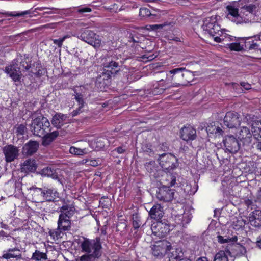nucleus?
Here are the masks:
<instances>
[{"instance_id": "obj_1", "label": "nucleus", "mask_w": 261, "mask_h": 261, "mask_svg": "<svg viewBox=\"0 0 261 261\" xmlns=\"http://www.w3.org/2000/svg\"><path fill=\"white\" fill-rule=\"evenodd\" d=\"M31 68V60L29 55H20L12 61V64L5 68V72L15 82H20L22 72H27Z\"/></svg>"}, {"instance_id": "obj_2", "label": "nucleus", "mask_w": 261, "mask_h": 261, "mask_svg": "<svg viewBox=\"0 0 261 261\" xmlns=\"http://www.w3.org/2000/svg\"><path fill=\"white\" fill-rule=\"evenodd\" d=\"M84 240L81 242L80 246L82 251L86 252L87 254L83 255L80 257V261H95L101 255L102 248L100 239L96 238L94 240H89L83 238Z\"/></svg>"}, {"instance_id": "obj_3", "label": "nucleus", "mask_w": 261, "mask_h": 261, "mask_svg": "<svg viewBox=\"0 0 261 261\" xmlns=\"http://www.w3.org/2000/svg\"><path fill=\"white\" fill-rule=\"evenodd\" d=\"M205 34H208L214 38V40L217 43L223 41L228 42L232 40V38L226 35L223 36V31L225 30H221L220 26L218 25L214 19L211 18H207L203 21L202 26Z\"/></svg>"}, {"instance_id": "obj_4", "label": "nucleus", "mask_w": 261, "mask_h": 261, "mask_svg": "<svg viewBox=\"0 0 261 261\" xmlns=\"http://www.w3.org/2000/svg\"><path fill=\"white\" fill-rule=\"evenodd\" d=\"M37 111L33 112L31 117L32 118V122L29 125L30 130L36 136L42 137L45 133L51 132V127L48 119L41 114L35 117Z\"/></svg>"}, {"instance_id": "obj_5", "label": "nucleus", "mask_w": 261, "mask_h": 261, "mask_svg": "<svg viewBox=\"0 0 261 261\" xmlns=\"http://www.w3.org/2000/svg\"><path fill=\"white\" fill-rule=\"evenodd\" d=\"M166 185L163 186L158 188L156 192V198L160 201L164 202L171 201L174 197V189L170 188L171 186H174L176 183V177L172 174L167 175Z\"/></svg>"}, {"instance_id": "obj_6", "label": "nucleus", "mask_w": 261, "mask_h": 261, "mask_svg": "<svg viewBox=\"0 0 261 261\" xmlns=\"http://www.w3.org/2000/svg\"><path fill=\"white\" fill-rule=\"evenodd\" d=\"M121 67L118 62L111 60L103 64V72L100 77L97 78L96 84L101 83L102 81L103 84H106L105 80H108L112 76L115 77L121 71Z\"/></svg>"}, {"instance_id": "obj_7", "label": "nucleus", "mask_w": 261, "mask_h": 261, "mask_svg": "<svg viewBox=\"0 0 261 261\" xmlns=\"http://www.w3.org/2000/svg\"><path fill=\"white\" fill-rule=\"evenodd\" d=\"M158 161L161 167L167 172H170L179 166L178 159L171 153L160 155Z\"/></svg>"}, {"instance_id": "obj_8", "label": "nucleus", "mask_w": 261, "mask_h": 261, "mask_svg": "<svg viewBox=\"0 0 261 261\" xmlns=\"http://www.w3.org/2000/svg\"><path fill=\"white\" fill-rule=\"evenodd\" d=\"M78 38L94 48H98L101 46V39L98 35L89 29L82 30Z\"/></svg>"}, {"instance_id": "obj_9", "label": "nucleus", "mask_w": 261, "mask_h": 261, "mask_svg": "<svg viewBox=\"0 0 261 261\" xmlns=\"http://www.w3.org/2000/svg\"><path fill=\"white\" fill-rule=\"evenodd\" d=\"M239 142H241L244 150L250 148L252 137V133H251L250 129L246 126L243 125L241 127L240 130L236 134Z\"/></svg>"}, {"instance_id": "obj_10", "label": "nucleus", "mask_w": 261, "mask_h": 261, "mask_svg": "<svg viewBox=\"0 0 261 261\" xmlns=\"http://www.w3.org/2000/svg\"><path fill=\"white\" fill-rule=\"evenodd\" d=\"M225 152L236 153L240 149L244 150L241 142L233 135H228L225 137L223 141Z\"/></svg>"}, {"instance_id": "obj_11", "label": "nucleus", "mask_w": 261, "mask_h": 261, "mask_svg": "<svg viewBox=\"0 0 261 261\" xmlns=\"http://www.w3.org/2000/svg\"><path fill=\"white\" fill-rule=\"evenodd\" d=\"M240 115L236 112L229 111L226 113L223 119V124L229 128H236L241 125Z\"/></svg>"}, {"instance_id": "obj_12", "label": "nucleus", "mask_w": 261, "mask_h": 261, "mask_svg": "<svg viewBox=\"0 0 261 261\" xmlns=\"http://www.w3.org/2000/svg\"><path fill=\"white\" fill-rule=\"evenodd\" d=\"M226 253L231 257H237L244 255L246 253V249L239 243L228 244L225 248Z\"/></svg>"}, {"instance_id": "obj_13", "label": "nucleus", "mask_w": 261, "mask_h": 261, "mask_svg": "<svg viewBox=\"0 0 261 261\" xmlns=\"http://www.w3.org/2000/svg\"><path fill=\"white\" fill-rule=\"evenodd\" d=\"M2 151L5 155V161L7 163L14 161L19 155V148L12 144H7L4 146Z\"/></svg>"}, {"instance_id": "obj_14", "label": "nucleus", "mask_w": 261, "mask_h": 261, "mask_svg": "<svg viewBox=\"0 0 261 261\" xmlns=\"http://www.w3.org/2000/svg\"><path fill=\"white\" fill-rule=\"evenodd\" d=\"M171 245L166 240L160 241L158 244L154 245L152 247V253L154 256L162 257L167 251L171 249Z\"/></svg>"}, {"instance_id": "obj_15", "label": "nucleus", "mask_w": 261, "mask_h": 261, "mask_svg": "<svg viewBox=\"0 0 261 261\" xmlns=\"http://www.w3.org/2000/svg\"><path fill=\"white\" fill-rule=\"evenodd\" d=\"M30 190H34L37 192H41V195L43 196L44 199L48 202H55L56 197H58L59 193L51 189H47V190H43L41 188L32 187L30 188Z\"/></svg>"}, {"instance_id": "obj_16", "label": "nucleus", "mask_w": 261, "mask_h": 261, "mask_svg": "<svg viewBox=\"0 0 261 261\" xmlns=\"http://www.w3.org/2000/svg\"><path fill=\"white\" fill-rule=\"evenodd\" d=\"M39 146V143L36 141L30 140L23 146L22 153L25 156H31L37 152Z\"/></svg>"}, {"instance_id": "obj_17", "label": "nucleus", "mask_w": 261, "mask_h": 261, "mask_svg": "<svg viewBox=\"0 0 261 261\" xmlns=\"http://www.w3.org/2000/svg\"><path fill=\"white\" fill-rule=\"evenodd\" d=\"M196 136V129L190 125L184 126L180 130L181 138L187 142L194 140Z\"/></svg>"}, {"instance_id": "obj_18", "label": "nucleus", "mask_w": 261, "mask_h": 261, "mask_svg": "<svg viewBox=\"0 0 261 261\" xmlns=\"http://www.w3.org/2000/svg\"><path fill=\"white\" fill-rule=\"evenodd\" d=\"M164 214L163 207L159 204H154L149 211L150 217L156 221H160Z\"/></svg>"}, {"instance_id": "obj_19", "label": "nucleus", "mask_w": 261, "mask_h": 261, "mask_svg": "<svg viewBox=\"0 0 261 261\" xmlns=\"http://www.w3.org/2000/svg\"><path fill=\"white\" fill-rule=\"evenodd\" d=\"M250 224L255 227H261V210H256L252 212L248 217Z\"/></svg>"}, {"instance_id": "obj_20", "label": "nucleus", "mask_w": 261, "mask_h": 261, "mask_svg": "<svg viewBox=\"0 0 261 261\" xmlns=\"http://www.w3.org/2000/svg\"><path fill=\"white\" fill-rule=\"evenodd\" d=\"M71 221L70 218H66V216L59 215L58 221V230L61 231H67L70 229Z\"/></svg>"}, {"instance_id": "obj_21", "label": "nucleus", "mask_w": 261, "mask_h": 261, "mask_svg": "<svg viewBox=\"0 0 261 261\" xmlns=\"http://www.w3.org/2000/svg\"><path fill=\"white\" fill-rule=\"evenodd\" d=\"M58 130H54L51 132L45 133L42 137V145L44 146L49 145L59 136Z\"/></svg>"}, {"instance_id": "obj_22", "label": "nucleus", "mask_w": 261, "mask_h": 261, "mask_svg": "<svg viewBox=\"0 0 261 261\" xmlns=\"http://www.w3.org/2000/svg\"><path fill=\"white\" fill-rule=\"evenodd\" d=\"M37 168V164L35 160L28 159L26 160L21 167V172L28 173L34 172Z\"/></svg>"}, {"instance_id": "obj_23", "label": "nucleus", "mask_w": 261, "mask_h": 261, "mask_svg": "<svg viewBox=\"0 0 261 261\" xmlns=\"http://www.w3.org/2000/svg\"><path fill=\"white\" fill-rule=\"evenodd\" d=\"M32 9H31L30 10L24 11L23 12H21L20 13H17L16 14L11 13H8V12H5V13H2V14L5 16H16V17H21L27 14H32L33 13V12H36V10H43L44 9H51V10H57V8H47V7H37L35 8V9L33 11H32Z\"/></svg>"}, {"instance_id": "obj_24", "label": "nucleus", "mask_w": 261, "mask_h": 261, "mask_svg": "<svg viewBox=\"0 0 261 261\" xmlns=\"http://www.w3.org/2000/svg\"><path fill=\"white\" fill-rule=\"evenodd\" d=\"M39 173L43 176L50 177L53 179H57L59 182L63 185L61 179L59 177L56 170L51 167H47L44 168L39 172Z\"/></svg>"}, {"instance_id": "obj_25", "label": "nucleus", "mask_w": 261, "mask_h": 261, "mask_svg": "<svg viewBox=\"0 0 261 261\" xmlns=\"http://www.w3.org/2000/svg\"><path fill=\"white\" fill-rule=\"evenodd\" d=\"M20 251L17 248H14L9 249L8 250L6 253H4L1 258H5L7 259H10L11 258H15L16 260L22 258V255L20 253Z\"/></svg>"}, {"instance_id": "obj_26", "label": "nucleus", "mask_w": 261, "mask_h": 261, "mask_svg": "<svg viewBox=\"0 0 261 261\" xmlns=\"http://www.w3.org/2000/svg\"><path fill=\"white\" fill-rule=\"evenodd\" d=\"M260 42V40H253L251 38L248 37L246 38L244 41V46L246 50H258L260 44L258 42Z\"/></svg>"}, {"instance_id": "obj_27", "label": "nucleus", "mask_w": 261, "mask_h": 261, "mask_svg": "<svg viewBox=\"0 0 261 261\" xmlns=\"http://www.w3.org/2000/svg\"><path fill=\"white\" fill-rule=\"evenodd\" d=\"M251 126L253 137L257 141L261 140V121L257 120L253 122Z\"/></svg>"}, {"instance_id": "obj_28", "label": "nucleus", "mask_w": 261, "mask_h": 261, "mask_svg": "<svg viewBox=\"0 0 261 261\" xmlns=\"http://www.w3.org/2000/svg\"><path fill=\"white\" fill-rule=\"evenodd\" d=\"M139 15L142 18H149L150 19H158L160 15L156 13H151L150 10L147 8L140 9Z\"/></svg>"}, {"instance_id": "obj_29", "label": "nucleus", "mask_w": 261, "mask_h": 261, "mask_svg": "<svg viewBox=\"0 0 261 261\" xmlns=\"http://www.w3.org/2000/svg\"><path fill=\"white\" fill-rule=\"evenodd\" d=\"M59 212L61 213L59 215L66 216V218H70L74 212V208L71 205H63L60 208Z\"/></svg>"}, {"instance_id": "obj_30", "label": "nucleus", "mask_w": 261, "mask_h": 261, "mask_svg": "<svg viewBox=\"0 0 261 261\" xmlns=\"http://www.w3.org/2000/svg\"><path fill=\"white\" fill-rule=\"evenodd\" d=\"M162 221H156L153 223L151 226V229L152 231V238L154 239L153 236H156L161 238L160 229L162 226Z\"/></svg>"}, {"instance_id": "obj_31", "label": "nucleus", "mask_w": 261, "mask_h": 261, "mask_svg": "<svg viewBox=\"0 0 261 261\" xmlns=\"http://www.w3.org/2000/svg\"><path fill=\"white\" fill-rule=\"evenodd\" d=\"M206 131L208 134H215L217 136H222L224 133V131L222 129L216 125H208L206 127Z\"/></svg>"}, {"instance_id": "obj_32", "label": "nucleus", "mask_w": 261, "mask_h": 261, "mask_svg": "<svg viewBox=\"0 0 261 261\" xmlns=\"http://www.w3.org/2000/svg\"><path fill=\"white\" fill-rule=\"evenodd\" d=\"M69 152L70 153L75 155H83L88 154L90 151L87 148L81 149L74 146L70 148Z\"/></svg>"}, {"instance_id": "obj_33", "label": "nucleus", "mask_w": 261, "mask_h": 261, "mask_svg": "<svg viewBox=\"0 0 261 261\" xmlns=\"http://www.w3.org/2000/svg\"><path fill=\"white\" fill-rule=\"evenodd\" d=\"M198 186L196 182L193 184H187L184 190L189 195H194L198 190Z\"/></svg>"}, {"instance_id": "obj_34", "label": "nucleus", "mask_w": 261, "mask_h": 261, "mask_svg": "<svg viewBox=\"0 0 261 261\" xmlns=\"http://www.w3.org/2000/svg\"><path fill=\"white\" fill-rule=\"evenodd\" d=\"M226 10L228 11V15H231L233 17L237 18L239 16V10L238 8L236 7L234 4L227 5L226 7Z\"/></svg>"}, {"instance_id": "obj_35", "label": "nucleus", "mask_w": 261, "mask_h": 261, "mask_svg": "<svg viewBox=\"0 0 261 261\" xmlns=\"http://www.w3.org/2000/svg\"><path fill=\"white\" fill-rule=\"evenodd\" d=\"M225 250H221L217 253L215 256L214 261H228Z\"/></svg>"}, {"instance_id": "obj_36", "label": "nucleus", "mask_w": 261, "mask_h": 261, "mask_svg": "<svg viewBox=\"0 0 261 261\" xmlns=\"http://www.w3.org/2000/svg\"><path fill=\"white\" fill-rule=\"evenodd\" d=\"M132 224L135 229H138L142 224L141 218L137 213L133 214L132 215Z\"/></svg>"}, {"instance_id": "obj_37", "label": "nucleus", "mask_w": 261, "mask_h": 261, "mask_svg": "<svg viewBox=\"0 0 261 261\" xmlns=\"http://www.w3.org/2000/svg\"><path fill=\"white\" fill-rule=\"evenodd\" d=\"M74 93V96H75V99L76 101L78 102L79 105L80 106H84V104L85 103L84 99H83V95L78 91L77 89L74 88L73 89Z\"/></svg>"}, {"instance_id": "obj_38", "label": "nucleus", "mask_w": 261, "mask_h": 261, "mask_svg": "<svg viewBox=\"0 0 261 261\" xmlns=\"http://www.w3.org/2000/svg\"><path fill=\"white\" fill-rule=\"evenodd\" d=\"M162 228L160 229L161 238L165 237L171 230V226L169 224H167L165 221H162Z\"/></svg>"}, {"instance_id": "obj_39", "label": "nucleus", "mask_w": 261, "mask_h": 261, "mask_svg": "<svg viewBox=\"0 0 261 261\" xmlns=\"http://www.w3.org/2000/svg\"><path fill=\"white\" fill-rule=\"evenodd\" d=\"M47 259V255L45 253L41 252L38 250H36L33 254L31 259L40 261L41 259L46 260Z\"/></svg>"}, {"instance_id": "obj_40", "label": "nucleus", "mask_w": 261, "mask_h": 261, "mask_svg": "<svg viewBox=\"0 0 261 261\" xmlns=\"http://www.w3.org/2000/svg\"><path fill=\"white\" fill-rule=\"evenodd\" d=\"M254 116H252L250 114H246L243 115V117H240V119L241 120V122L243 123H246L247 125H251L253 122L255 121H253Z\"/></svg>"}, {"instance_id": "obj_41", "label": "nucleus", "mask_w": 261, "mask_h": 261, "mask_svg": "<svg viewBox=\"0 0 261 261\" xmlns=\"http://www.w3.org/2000/svg\"><path fill=\"white\" fill-rule=\"evenodd\" d=\"M51 122L52 124L58 129L60 128L63 125V123L58 117L57 113L53 116Z\"/></svg>"}, {"instance_id": "obj_42", "label": "nucleus", "mask_w": 261, "mask_h": 261, "mask_svg": "<svg viewBox=\"0 0 261 261\" xmlns=\"http://www.w3.org/2000/svg\"><path fill=\"white\" fill-rule=\"evenodd\" d=\"M184 70H185V68H178L171 70L169 72L170 74H173L172 76H175V77L180 78L183 77L184 75V74L182 73Z\"/></svg>"}, {"instance_id": "obj_43", "label": "nucleus", "mask_w": 261, "mask_h": 261, "mask_svg": "<svg viewBox=\"0 0 261 261\" xmlns=\"http://www.w3.org/2000/svg\"><path fill=\"white\" fill-rule=\"evenodd\" d=\"M171 23H164L160 24H154V25H147L145 28L147 30H157L158 29H162L164 27L169 25Z\"/></svg>"}, {"instance_id": "obj_44", "label": "nucleus", "mask_w": 261, "mask_h": 261, "mask_svg": "<svg viewBox=\"0 0 261 261\" xmlns=\"http://www.w3.org/2000/svg\"><path fill=\"white\" fill-rule=\"evenodd\" d=\"M226 45L231 50L239 51L243 50V46H241L239 43H228Z\"/></svg>"}, {"instance_id": "obj_45", "label": "nucleus", "mask_w": 261, "mask_h": 261, "mask_svg": "<svg viewBox=\"0 0 261 261\" xmlns=\"http://www.w3.org/2000/svg\"><path fill=\"white\" fill-rule=\"evenodd\" d=\"M182 216L183 217H182V226L184 227L185 225H186L191 221L192 217L191 214L185 213L182 215Z\"/></svg>"}, {"instance_id": "obj_46", "label": "nucleus", "mask_w": 261, "mask_h": 261, "mask_svg": "<svg viewBox=\"0 0 261 261\" xmlns=\"http://www.w3.org/2000/svg\"><path fill=\"white\" fill-rule=\"evenodd\" d=\"M107 140L104 138H98L96 141V148L98 149H100L103 148L105 146V142Z\"/></svg>"}, {"instance_id": "obj_47", "label": "nucleus", "mask_w": 261, "mask_h": 261, "mask_svg": "<svg viewBox=\"0 0 261 261\" xmlns=\"http://www.w3.org/2000/svg\"><path fill=\"white\" fill-rule=\"evenodd\" d=\"M256 8V6L254 4H251L249 5H244L241 7V9L246 10L249 13H252L253 11Z\"/></svg>"}, {"instance_id": "obj_48", "label": "nucleus", "mask_w": 261, "mask_h": 261, "mask_svg": "<svg viewBox=\"0 0 261 261\" xmlns=\"http://www.w3.org/2000/svg\"><path fill=\"white\" fill-rule=\"evenodd\" d=\"M142 149L143 152H145L150 156L153 154L152 150L151 148V145L145 144L142 145Z\"/></svg>"}, {"instance_id": "obj_49", "label": "nucleus", "mask_w": 261, "mask_h": 261, "mask_svg": "<svg viewBox=\"0 0 261 261\" xmlns=\"http://www.w3.org/2000/svg\"><path fill=\"white\" fill-rule=\"evenodd\" d=\"M70 36L67 35L63 36L62 38H60L58 39H54L53 40L54 43L57 45L59 47H61L62 46V44L63 41L67 38H69Z\"/></svg>"}, {"instance_id": "obj_50", "label": "nucleus", "mask_w": 261, "mask_h": 261, "mask_svg": "<svg viewBox=\"0 0 261 261\" xmlns=\"http://www.w3.org/2000/svg\"><path fill=\"white\" fill-rule=\"evenodd\" d=\"M227 234H228V238H229V239H230V240H229V243H234V242H236L238 240V237L237 236V234L236 232H231V233H230V232L229 231H228V232H227Z\"/></svg>"}, {"instance_id": "obj_51", "label": "nucleus", "mask_w": 261, "mask_h": 261, "mask_svg": "<svg viewBox=\"0 0 261 261\" xmlns=\"http://www.w3.org/2000/svg\"><path fill=\"white\" fill-rule=\"evenodd\" d=\"M127 227V224L125 222H119L116 225V230L123 231Z\"/></svg>"}, {"instance_id": "obj_52", "label": "nucleus", "mask_w": 261, "mask_h": 261, "mask_svg": "<svg viewBox=\"0 0 261 261\" xmlns=\"http://www.w3.org/2000/svg\"><path fill=\"white\" fill-rule=\"evenodd\" d=\"M26 130H27L26 126L22 124H21L18 126V127L17 128L16 133L18 134L23 135L24 134V133L26 131Z\"/></svg>"}, {"instance_id": "obj_53", "label": "nucleus", "mask_w": 261, "mask_h": 261, "mask_svg": "<svg viewBox=\"0 0 261 261\" xmlns=\"http://www.w3.org/2000/svg\"><path fill=\"white\" fill-rule=\"evenodd\" d=\"M126 150L125 146H121L116 148L113 151H116L119 154H123L126 152Z\"/></svg>"}, {"instance_id": "obj_54", "label": "nucleus", "mask_w": 261, "mask_h": 261, "mask_svg": "<svg viewBox=\"0 0 261 261\" xmlns=\"http://www.w3.org/2000/svg\"><path fill=\"white\" fill-rule=\"evenodd\" d=\"M129 41L130 42H133L134 43L140 42V39L136 34L133 35L131 34L129 37Z\"/></svg>"}, {"instance_id": "obj_55", "label": "nucleus", "mask_w": 261, "mask_h": 261, "mask_svg": "<svg viewBox=\"0 0 261 261\" xmlns=\"http://www.w3.org/2000/svg\"><path fill=\"white\" fill-rule=\"evenodd\" d=\"M91 11H92V9L89 7H81V8H79L77 10V12L79 13H81V14L87 13V12H90Z\"/></svg>"}, {"instance_id": "obj_56", "label": "nucleus", "mask_w": 261, "mask_h": 261, "mask_svg": "<svg viewBox=\"0 0 261 261\" xmlns=\"http://www.w3.org/2000/svg\"><path fill=\"white\" fill-rule=\"evenodd\" d=\"M182 217H183L182 216V215H176L175 216V223L177 224V225H179L180 226H182Z\"/></svg>"}, {"instance_id": "obj_57", "label": "nucleus", "mask_w": 261, "mask_h": 261, "mask_svg": "<svg viewBox=\"0 0 261 261\" xmlns=\"http://www.w3.org/2000/svg\"><path fill=\"white\" fill-rule=\"evenodd\" d=\"M83 108V106H79V108L74 110L72 113H71V116L72 117H75L77 116L78 114H79L80 113H81L82 111L81 110L82 108Z\"/></svg>"}, {"instance_id": "obj_58", "label": "nucleus", "mask_w": 261, "mask_h": 261, "mask_svg": "<svg viewBox=\"0 0 261 261\" xmlns=\"http://www.w3.org/2000/svg\"><path fill=\"white\" fill-rule=\"evenodd\" d=\"M46 72V71L45 69H39L35 73V74L37 77H40L44 75Z\"/></svg>"}, {"instance_id": "obj_59", "label": "nucleus", "mask_w": 261, "mask_h": 261, "mask_svg": "<svg viewBox=\"0 0 261 261\" xmlns=\"http://www.w3.org/2000/svg\"><path fill=\"white\" fill-rule=\"evenodd\" d=\"M217 241L220 244H224L226 243H229L226 239H224L223 236L221 235H218L217 237Z\"/></svg>"}, {"instance_id": "obj_60", "label": "nucleus", "mask_w": 261, "mask_h": 261, "mask_svg": "<svg viewBox=\"0 0 261 261\" xmlns=\"http://www.w3.org/2000/svg\"><path fill=\"white\" fill-rule=\"evenodd\" d=\"M57 23H50L41 27L42 28H51L54 29L56 27Z\"/></svg>"}, {"instance_id": "obj_61", "label": "nucleus", "mask_w": 261, "mask_h": 261, "mask_svg": "<svg viewBox=\"0 0 261 261\" xmlns=\"http://www.w3.org/2000/svg\"><path fill=\"white\" fill-rule=\"evenodd\" d=\"M89 162V163L87 164L88 165H91V166H92L94 167H95V166H97L98 165V163L96 160L88 161V160H86V161L85 162V163H87V162Z\"/></svg>"}, {"instance_id": "obj_62", "label": "nucleus", "mask_w": 261, "mask_h": 261, "mask_svg": "<svg viewBox=\"0 0 261 261\" xmlns=\"http://www.w3.org/2000/svg\"><path fill=\"white\" fill-rule=\"evenodd\" d=\"M107 9H109L113 12H117L118 11L117 5L116 4H113L108 7Z\"/></svg>"}, {"instance_id": "obj_63", "label": "nucleus", "mask_w": 261, "mask_h": 261, "mask_svg": "<svg viewBox=\"0 0 261 261\" xmlns=\"http://www.w3.org/2000/svg\"><path fill=\"white\" fill-rule=\"evenodd\" d=\"M58 117L60 118L61 121L63 123V121H65L67 118V116L66 115L62 114V113H57Z\"/></svg>"}, {"instance_id": "obj_64", "label": "nucleus", "mask_w": 261, "mask_h": 261, "mask_svg": "<svg viewBox=\"0 0 261 261\" xmlns=\"http://www.w3.org/2000/svg\"><path fill=\"white\" fill-rule=\"evenodd\" d=\"M256 245L257 247L261 249V234L257 238Z\"/></svg>"}]
</instances>
